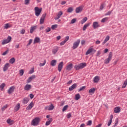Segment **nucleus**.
<instances>
[{
	"label": "nucleus",
	"instance_id": "nucleus-1",
	"mask_svg": "<svg viewBox=\"0 0 127 127\" xmlns=\"http://www.w3.org/2000/svg\"><path fill=\"white\" fill-rule=\"evenodd\" d=\"M87 66V64L85 63H81L78 65H75L74 66V68L75 70H80V69H83V68H85Z\"/></svg>",
	"mask_w": 127,
	"mask_h": 127
},
{
	"label": "nucleus",
	"instance_id": "nucleus-2",
	"mask_svg": "<svg viewBox=\"0 0 127 127\" xmlns=\"http://www.w3.org/2000/svg\"><path fill=\"white\" fill-rule=\"evenodd\" d=\"M39 122H40V119L38 117H36L31 122V126H33L34 127H36L38 126V124H39Z\"/></svg>",
	"mask_w": 127,
	"mask_h": 127
},
{
	"label": "nucleus",
	"instance_id": "nucleus-3",
	"mask_svg": "<svg viewBox=\"0 0 127 127\" xmlns=\"http://www.w3.org/2000/svg\"><path fill=\"white\" fill-rule=\"evenodd\" d=\"M34 10H35V14L36 16H39L40 15V14L41 13V11H42V8L38 7L37 6L35 7L34 8Z\"/></svg>",
	"mask_w": 127,
	"mask_h": 127
},
{
	"label": "nucleus",
	"instance_id": "nucleus-4",
	"mask_svg": "<svg viewBox=\"0 0 127 127\" xmlns=\"http://www.w3.org/2000/svg\"><path fill=\"white\" fill-rule=\"evenodd\" d=\"M112 58H113V54L112 52H110L109 55L108 56V58L104 60V64H109V63H110V61L112 60Z\"/></svg>",
	"mask_w": 127,
	"mask_h": 127
},
{
	"label": "nucleus",
	"instance_id": "nucleus-5",
	"mask_svg": "<svg viewBox=\"0 0 127 127\" xmlns=\"http://www.w3.org/2000/svg\"><path fill=\"white\" fill-rule=\"evenodd\" d=\"M90 53H92V54H95V53H96V50L93 48H90L89 49H88L86 52L85 55H89V54H90Z\"/></svg>",
	"mask_w": 127,
	"mask_h": 127
},
{
	"label": "nucleus",
	"instance_id": "nucleus-6",
	"mask_svg": "<svg viewBox=\"0 0 127 127\" xmlns=\"http://www.w3.org/2000/svg\"><path fill=\"white\" fill-rule=\"evenodd\" d=\"M80 39H78L76 41H75L73 44L72 49L73 50H75L76 48H78V46H79V44H80Z\"/></svg>",
	"mask_w": 127,
	"mask_h": 127
},
{
	"label": "nucleus",
	"instance_id": "nucleus-7",
	"mask_svg": "<svg viewBox=\"0 0 127 127\" xmlns=\"http://www.w3.org/2000/svg\"><path fill=\"white\" fill-rule=\"evenodd\" d=\"M11 41V37L10 36H8L6 39L3 40L2 42V45H4L5 44H7L9 42Z\"/></svg>",
	"mask_w": 127,
	"mask_h": 127
},
{
	"label": "nucleus",
	"instance_id": "nucleus-8",
	"mask_svg": "<svg viewBox=\"0 0 127 127\" xmlns=\"http://www.w3.org/2000/svg\"><path fill=\"white\" fill-rule=\"evenodd\" d=\"M83 8H84V5H81L76 7L75 8L76 13H80V12H82V11H83Z\"/></svg>",
	"mask_w": 127,
	"mask_h": 127
},
{
	"label": "nucleus",
	"instance_id": "nucleus-9",
	"mask_svg": "<svg viewBox=\"0 0 127 127\" xmlns=\"http://www.w3.org/2000/svg\"><path fill=\"white\" fill-rule=\"evenodd\" d=\"M54 109V105L53 104H51L50 105L48 106H46L45 108V111H52Z\"/></svg>",
	"mask_w": 127,
	"mask_h": 127
},
{
	"label": "nucleus",
	"instance_id": "nucleus-10",
	"mask_svg": "<svg viewBox=\"0 0 127 127\" xmlns=\"http://www.w3.org/2000/svg\"><path fill=\"white\" fill-rule=\"evenodd\" d=\"M45 17H46V13H44L42 15V16L40 19V23L41 24H43V23H44V20L45 19Z\"/></svg>",
	"mask_w": 127,
	"mask_h": 127
},
{
	"label": "nucleus",
	"instance_id": "nucleus-11",
	"mask_svg": "<svg viewBox=\"0 0 127 127\" xmlns=\"http://www.w3.org/2000/svg\"><path fill=\"white\" fill-rule=\"evenodd\" d=\"M92 26L94 28V29H96V28H98V27H100V24H99V22L95 21L93 23Z\"/></svg>",
	"mask_w": 127,
	"mask_h": 127
},
{
	"label": "nucleus",
	"instance_id": "nucleus-12",
	"mask_svg": "<svg viewBox=\"0 0 127 127\" xmlns=\"http://www.w3.org/2000/svg\"><path fill=\"white\" fill-rule=\"evenodd\" d=\"M15 89V87L14 86H11L9 89L7 91L8 94H12V93H13L14 92V89Z\"/></svg>",
	"mask_w": 127,
	"mask_h": 127
},
{
	"label": "nucleus",
	"instance_id": "nucleus-13",
	"mask_svg": "<svg viewBox=\"0 0 127 127\" xmlns=\"http://www.w3.org/2000/svg\"><path fill=\"white\" fill-rule=\"evenodd\" d=\"M36 77V76H35V75H33L29 77L27 81V83L28 84L29 83H30V82H31L33 79H35V78Z\"/></svg>",
	"mask_w": 127,
	"mask_h": 127
},
{
	"label": "nucleus",
	"instance_id": "nucleus-14",
	"mask_svg": "<svg viewBox=\"0 0 127 127\" xmlns=\"http://www.w3.org/2000/svg\"><path fill=\"white\" fill-rule=\"evenodd\" d=\"M8 68H9V64L6 63L3 67V72H5V71H7V70L8 69Z\"/></svg>",
	"mask_w": 127,
	"mask_h": 127
},
{
	"label": "nucleus",
	"instance_id": "nucleus-15",
	"mask_svg": "<svg viewBox=\"0 0 127 127\" xmlns=\"http://www.w3.org/2000/svg\"><path fill=\"white\" fill-rule=\"evenodd\" d=\"M63 62H61L58 65V71L61 72V70L63 68Z\"/></svg>",
	"mask_w": 127,
	"mask_h": 127
},
{
	"label": "nucleus",
	"instance_id": "nucleus-16",
	"mask_svg": "<svg viewBox=\"0 0 127 127\" xmlns=\"http://www.w3.org/2000/svg\"><path fill=\"white\" fill-rule=\"evenodd\" d=\"M76 88H77V84L74 83L70 87H69L68 90L69 91H73V90H74V89H76Z\"/></svg>",
	"mask_w": 127,
	"mask_h": 127
},
{
	"label": "nucleus",
	"instance_id": "nucleus-17",
	"mask_svg": "<svg viewBox=\"0 0 127 127\" xmlns=\"http://www.w3.org/2000/svg\"><path fill=\"white\" fill-rule=\"evenodd\" d=\"M62 14H63V12H62V11H59L58 15L55 18V19L56 20L59 19V18L61 17V15H62Z\"/></svg>",
	"mask_w": 127,
	"mask_h": 127
},
{
	"label": "nucleus",
	"instance_id": "nucleus-18",
	"mask_svg": "<svg viewBox=\"0 0 127 127\" xmlns=\"http://www.w3.org/2000/svg\"><path fill=\"white\" fill-rule=\"evenodd\" d=\"M6 123L9 126H12V125L14 124V121L13 120H12L11 119H8V120H7Z\"/></svg>",
	"mask_w": 127,
	"mask_h": 127
},
{
	"label": "nucleus",
	"instance_id": "nucleus-19",
	"mask_svg": "<svg viewBox=\"0 0 127 127\" xmlns=\"http://www.w3.org/2000/svg\"><path fill=\"white\" fill-rule=\"evenodd\" d=\"M34 105L33 104V102H31L30 104L28 105V106L26 108V110H31L32 108H33V106Z\"/></svg>",
	"mask_w": 127,
	"mask_h": 127
},
{
	"label": "nucleus",
	"instance_id": "nucleus-20",
	"mask_svg": "<svg viewBox=\"0 0 127 127\" xmlns=\"http://www.w3.org/2000/svg\"><path fill=\"white\" fill-rule=\"evenodd\" d=\"M114 113H116V114L121 113V108L120 107H115L114 108Z\"/></svg>",
	"mask_w": 127,
	"mask_h": 127
},
{
	"label": "nucleus",
	"instance_id": "nucleus-21",
	"mask_svg": "<svg viewBox=\"0 0 127 127\" xmlns=\"http://www.w3.org/2000/svg\"><path fill=\"white\" fill-rule=\"evenodd\" d=\"M37 28V26H32L30 29V33H33V31Z\"/></svg>",
	"mask_w": 127,
	"mask_h": 127
},
{
	"label": "nucleus",
	"instance_id": "nucleus-22",
	"mask_svg": "<svg viewBox=\"0 0 127 127\" xmlns=\"http://www.w3.org/2000/svg\"><path fill=\"white\" fill-rule=\"evenodd\" d=\"M31 89V85L30 84H26L24 87L25 91H29Z\"/></svg>",
	"mask_w": 127,
	"mask_h": 127
},
{
	"label": "nucleus",
	"instance_id": "nucleus-23",
	"mask_svg": "<svg viewBox=\"0 0 127 127\" xmlns=\"http://www.w3.org/2000/svg\"><path fill=\"white\" fill-rule=\"evenodd\" d=\"M110 40V36H107L105 38L104 42L102 43V45H105L108 41Z\"/></svg>",
	"mask_w": 127,
	"mask_h": 127
},
{
	"label": "nucleus",
	"instance_id": "nucleus-24",
	"mask_svg": "<svg viewBox=\"0 0 127 127\" xmlns=\"http://www.w3.org/2000/svg\"><path fill=\"white\" fill-rule=\"evenodd\" d=\"M100 81V76H96L93 78V82L94 83H98Z\"/></svg>",
	"mask_w": 127,
	"mask_h": 127
},
{
	"label": "nucleus",
	"instance_id": "nucleus-25",
	"mask_svg": "<svg viewBox=\"0 0 127 127\" xmlns=\"http://www.w3.org/2000/svg\"><path fill=\"white\" fill-rule=\"evenodd\" d=\"M28 102H29V98L28 97H25L23 100V104L24 105H26Z\"/></svg>",
	"mask_w": 127,
	"mask_h": 127
},
{
	"label": "nucleus",
	"instance_id": "nucleus-26",
	"mask_svg": "<svg viewBox=\"0 0 127 127\" xmlns=\"http://www.w3.org/2000/svg\"><path fill=\"white\" fill-rule=\"evenodd\" d=\"M57 63V61L56 60H52L51 62V66L54 67Z\"/></svg>",
	"mask_w": 127,
	"mask_h": 127
},
{
	"label": "nucleus",
	"instance_id": "nucleus-27",
	"mask_svg": "<svg viewBox=\"0 0 127 127\" xmlns=\"http://www.w3.org/2000/svg\"><path fill=\"white\" fill-rule=\"evenodd\" d=\"M113 115H111L110 116V120L109 121L107 124L108 127H110V126L112 125V122H113Z\"/></svg>",
	"mask_w": 127,
	"mask_h": 127
},
{
	"label": "nucleus",
	"instance_id": "nucleus-28",
	"mask_svg": "<svg viewBox=\"0 0 127 127\" xmlns=\"http://www.w3.org/2000/svg\"><path fill=\"white\" fill-rule=\"evenodd\" d=\"M39 42H40V38L38 37L35 38L33 42L34 44H35V43H39Z\"/></svg>",
	"mask_w": 127,
	"mask_h": 127
},
{
	"label": "nucleus",
	"instance_id": "nucleus-29",
	"mask_svg": "<svg viewBox=\"0 0 127 127\" xmlns=\"http://www.w3.org/2000/svg\"><path fill=\"white\" fill-rule=\"evenodd\" d=\"M58 50H59V48L58 47H56V48L52 50L53 54L55 55V54H56V53L58 52Z\"/></svg>",
	"mask_w": 127,
	"mask_h": 127
},
{
	"label": "nucleus",
	"instance_id": "nucleus-30",
	"mask_svg": "<svg viewBox=\"0 0 127 127\" xmlns=\"http://www.w3.org/2000/svg\"><path fill=\"white\" fill-rule=\"evenodd\" d=\"M72 68H73V64H70L66 66V70L68 71H70V70H72Z\"/></svg>",
	"mask_w": 127,
	"mask_h": 127
},
{
	"label": "nucleus",
	"instance_id": "nucleus-31",
	"mask_svg": "<svg viewBox=\"0 0 127 127\" xmlns=\"http://www.w3.org/2000/svg\"><path fill=\"white\" fill-rule=\"evenodd\" d=\"M20 108V104L19 103H18L17 105H16V106L14 108V110L16 112H17V111H18V110H19Z\"/></svg>",
	"mask_w": 127,
	"mask_h": 127
},
{
	"label": "nucleus",
	"instance_id": "nucleus-32",
	"mask_svg": "<svg viewBox=\"0 0 127 127\" xmlns=\"http://www.w3.org/2000/svg\"><path fill=\"white\" fill-rule=\"evenodd\" d=\"M52 122V118H49L48 121L46 122L45 126H49Z\"/></svg>",
	"mask_w": 127,
	"mask_h": 127
},
{
	"label": "nucleus",
	"instance_id": "nucleus-33",
	"mask_svg": "<svg viewBox=\"0 0 127 127\" xmlns=\"http://www.w3.org/2000/svg\"><path fill=\"white\" fill-rule=\"evenodd\" d=\"M95 91H96V89H95L94 88H91L89 90V94H94L95 93Z\"/></svg>",
	"mask_w": 127,
	"mask_h": 127
},
{
	"label": "nucleus",
	"instance_id": "nucleus-34",
	"mask_svg": "<svg viewBox=\"0 0 127 127\" xmlns=\"http://www.w3.org/2000/svg\"><path fill=\"white\" fill-rule=\"evenodd\" d=\"M90 26V23H87V24H85L84 26H83V30L84 31H85V30H86V29H87V27H88V26Z\"/></svg>",
	"mask_w": 127,
	"mask_h": 127
},
{
	"label": "nucleus",
	"instance_id": "nucleus-35",
	"mask_svg": "<svg viewBox=\"0 0 127 127\" xmlns=\"http://www.w3.org/2000/svg\"><path fill=\"white\" fill-rule=\"evenodd\" d=\"M87 20H88V18H87L86 17L83 18L82 19V20L81 21V24H83L85 23V22H86V21H87Z\"/></svg>",
	"mask_w": 127,
	"mask_h": 127
},
{
	"label": "nucleus",
	"instance_id": "nucleus-36",
	"mask_svg": "<svg viewBox=\"0 0 127 127\" xmlns=\"http://www.w3.org/2000/svg\"><path fill=\"white\" fill-rule=\"evenodd\" d=\"M9 63H10L11 64H13V63H14V62H15V59H14V58H11L9 61Z\"/></svg>",
	"mask_w": 127,
	"mask_h": 127
},
{
	"label": "nucleus",
	"instance_id": "nucleus-37",
	"mask_svg": "<svg viewBox=\"0 0 127 127\" xmlns=\"http://www.w3.org/2000/svg\"><path fill=\"white\" fill-rule=\"evenodd\" d=\"M5 87V83H2L0 85V89L1 91H2L3 90V88Z\"/></svg>",
	"mask_w": 127,
	"mask_h": 127
},
{
	"label": "nucleus",
	"instance_id": "nucleus-38",
	"mask_svg": "<svg viewBox=\"0 0 127 127\" xmlns=\"http://www.w3.org/2000/svg\"><path fill=\"white\" fill-rule=\"evenodd\" d=\"M73 11V7H70L68 8L67 10V12H69V13H71Z\"/></svg>",
	"mask_w": 127,
	"mask_h": 127
},
{
	"label": "nucleus",
	"instance_id": "nucleus-39",
	"mask_svg": "<svg viewBox=\"0 0 127 127\" xmlns=\"http://www.w3.org/2000/svg\"><path fill=\"white\" fill-rule=\"evenodd\" d=\"M79 99H80V94L78 93L75 95V100H76L77 101H78V100H79Z\"/></svg>",
	"mask_w": 127,
	"mask_h": 127
},
{
	"label": "nucleus",
	"instance_id": "nucleus-40",
	"mask_svg": "<svg viewBox=\"0 0 127 127\" xmlns=\"http://www.w3.org/2000/svg\"><path fill=\"white\" fill-rule=\"evenodd\" d=\"M20 76H23V74H24V70L23 69H21L19 70Z\"/></svg>",
	"mask_w": 127,
	"mask_h": 127
},
{
	"label": "nucleus",
	"instance_id": "nucleus-41",
	"mask_svg": "<svg viewBox=\"0 0 127 127\" xmlns=\"http://www.w3.org/2000/svg\"><path fill=\"white\" fill-rule=\"evenodd\" d=\"M45 64H46V60H45L44 61V63H40V67H43V66H44L45 65Z\"/></svg>",
	"mask_w": 127,
	"mask_h": 127
},
{
	"label": "nucleus",
	"instance_id": "nucleus-42",
	"mask_svg": "<svg viewBox=\"0 0 127 127\" xmlns=\"http://www.w3.org/2000/svg\"><path fill=\"white\" fill-rule=\"evenodd\" d=\"M108 19H109V18L108 17L104 18L101 20V22H106V21H107Z\"/></svg>",
	"mask_w": 127,
	"mask_h": 127
},
{
	"label": "nucleus",
	"instance_id": "nucleus-43",
	"mask_svg": "<svg viewBox=\"0 0 127 127\" xmlns=\"http://www.w3.org/2000/svg\"><path fill=\"white\" fill-rule=\"evenodd\" d=\"M10 27V26H9V24H8V23L5 24L4 26V28L5 29H7V28H9Z\"/></svg>",
	"mask_w": 127,
	"mask_h": 127
},
{
	"label": "nucleus",
	"instance_id": "nucleus-44",
	"mask_svg": "<svg viewBox=\"0 0 127 127\" xmlns=\"http://www.w3.org/2000/svg\"><path fill=\"white\" fill-rule=\"evenodd\" d=\"M86 89V86H82L78 90V92H81V91H83V90H85Z\"/></svg>",
	"mask_w": 127,
	"mask_h": 127
},
{
	"label": "nucleus",
	"instance_id": "nucleus-45",
	"mask_svg": "<svg viewBox=\"0 0 127 127\" xmlns=\"http://www.w3.org/2000/svg\"><path fill=\"white\" fill-rule=\"evenodd\" d=\"M6 109H7V105H4V106H3L1 108V110H2V112H4V111Z\"/></svg>",
	"mask_w": 127,
	"mask_h": 127
},
{
	"label": "nucleus",
	"instance_id": "nucleus-46",
	"mask_svg": "<svg viewBox=\"0 0 127 127\" xmlns=\"http://www.w3.org/2000/svg\"><path fill=\"white\" fill-rule=\"evenodd\" d=\"M51 30V28L50 27H48L47 29H45L46 33H48Z\"/></svg>",
	"mask_w": 127,
	"mask_h": 127
},
{
	"label": "nucleus",
	"instance_id": "nucleus-47",
	"mask_svg": "<svg viewBox=\"0 0 127 127\" xmlns=\"http://www.w3.org/2000/svg\"><path fill=\"white\" fill-rule=\"evenodd\" d=\"M57 24H55V25H52L51 28L52 29H53V30H54V29H55V28H57Z\"/></svg>",
	"mask_w": 127,
	"mask_h": 127
},
{
	"label": "nucleus",
	"instance_id": "nucleus-48",
	"mask_svg": "<svg viewBox=\"0 0 127 127\" xmlns=\"http://www.w3.org/2000/svg\"><path fill=\"white\" fill-rule=\"evenodd\" d=\"M32 41H33V40L32 39H30L29 40V43L27 44V47L29 46V45H30V44H31L32 43Z\"/></svg>",
	"mask_w": 127,
	"mask_h": 127
},
{
	"label": "nucleus",
	"instance_id": "nucleus-49",
	"mask_svg": "<svg viewBox=\"0 0 127 127\" xmlns=\"http://www.w3.org/2000/svg\"><path fill=\"white\" fill-rule=\"evenodd\" d=\"M87 126H92V120L88 121L86 123Z\"/></svg>",
	"mask_w": 127,
	"mask_h": 127
},
{
	"label": "nucleus",
	"instance_id": "nucleus-50",
	"mask_svg": "<svg viewBox=\"0 0 127 127\" xmlns=\"http://www.w3.org/2000/svg\"><path fill=\"white\" fill-rule=\"evenodd\" d=\"M8 51H9V50H7L6 51H5L2 54V55L3 56H5V55L8 53Z\"/></svg>",
	"mask_w": 127,
	"mask_h": 127
},
{
	"label": "nucleus",
	"instance_id": "nucleus-51",
	"mask_svg": "<svg viewBox=\"0 0 127 127\" xmlns=\"http://www.w3.org/2000/svg\"><path fill=\"white\" fill-rule=\"evenodd\" d=\"M76 20H77V19H76V18H73V19H72L71 20L70 23H71V24H73V23H75V22H76Z\"/></svg>",
	"mask_w": 127,
	"mask_h": 127
},
{
	"label": "nucleus",
	"instance_id": "nucleus-52",
	"mask_svg": "<svg viewBox=\"0 0 127 127\" xmlns=\"http://www.w3.org/2000/svg\"><path fill=\"white\" fill-rule=\"evenodd\" d=\"M68 108V105H65L63 109V112H65V111H66V110H67V109Z\"/></svg>",
	"mask_w": 127,
	"mask_h": 127
},
{
	"label": "nucleus",
	"instance_id": "nucleus-53",
	"mask_svg": "<svg viewBox=\"0 0 127 127\" xmlns=\"http://www.w3.org/2000/svg\"><path fill=\"white\" fill-rule=\"evenodd\" d=\"M112 12L113 10L112 11H109L107 13L105 14V15L106 16H107V15H111V14L112 13Z\"/></svg>",
	"mask_w": 127,
	"mask_h": 127
},
{
	"label": "nucleus",
	"instance_id": "nucleus-54",
	"mask_svg": "<svg viewBox=\"0 0 127 127\" xmlns=\"http://www.w3.org/2000/svg\"><path fill=\"white\" fill-rule=\"evenodd\" d=\"M104 7H105V4H102L100 8V10H103V9H104Z\"/></svg>",
	"mask_w": 127,
	"mask_h": 127
},
{
	"label": "nucleus",
	"instance_id": "nucleus-55",
	"mask_svg": "<svg viewBox=\"0 0 127 127\" xmlns=\"http://www.w3.org/2000/svg\"><path fill=\"white\" fill-rule=\"evenodd\" d=\"M68 40H69V36H67L65 37L64 41L66 42V41H68Z\"/></svg>",
	"mask_w": 127,
	"mask_h": 127
},
{
	"label": "nucleus",
	"instance_id": "nucleus-56",
	"mask_svg": "<svg viewBox=\"0 0 127 127\" xmlns=\"http://www.w3.org/2000/svg\"><path fill=\"white\" fill-rule=\"evenodd\" d=\"M71 116H72V115L71 114V113H68L67 114V118L68 119H70V118H71Z\"/></svg>",
	"mask_w": 127,
	"mask_h": 127
},
{
	"label": "nucleus",
	"instance_id": "nucleus-57",
	"mask_svg": "<svg viewBox=\"0 0 127 127\" xmlns=\"http://www.w3.org/2000/svg\"><path fill=\"white\" fill-rule=\"evenodd\" d=\"M34 72V68H33V69H31L29 71V74H32Z\"/></svg>",
	"mask_w": 127,
	"mask_h": 127
},
{
	"label": "nucleus",
	"instance_id": "nucleus-58",
	"mask_svg": "<svg viewBox=\"0 0 127 127\" xmlns=\"http://www.w3.org/2000/svg\"><path fill=\"white\" fill-rule=\"evenodd\" d=\"M65 43H66V42H65V41H64L61 42L60 43V45H61V46H62L64 45V44H65Z\"/></svg>",
	"mask_w": 127,
	"mask_h": 127
},
{
	"label": "nucleus",
	"instance_id": "nucleus-59",
	"mask_svg": "<svg viewBox=\"0 0 127 127\" xmlns=\"http://www.w3.org/2000/svg\"><path fill=\"white\" fill-rule=\"evenodd\" d=\"M24 33H25V30L23 29L21 30V34H24Z\"/></svg>",
	"mask_w": 127,
	"mask_h": 127
},
{
	"label": "nucleus",
	"instance_id": "nucleus-60",
	"mask_svg": "<svg viewBox=\"0 0 127 127\" xmlns=\"http://www.w3.org/2000/svg\"><path fill=\"white\" fill-rule=\"evenodd\" d=\"M30 99H33V98H34V95H33V94L32 93H31L30 94Z\"/></svg>",
	"mask_w": 127,
	"mask_h": 127
},
{
	"label": "nucleus",
	"instance_id": "nucleus-61",
	"mask_svg": "<svg viewBox=\"0 0 127 127\" xmlns=\"http://www.w3.org/2000/svg\"><path fill=\"white\" fill-rule=\"evenodd\" d=\"M101 54V51H98L97 53L96 56L98 57L100 56V55Z\"/></svg>",
	"mask_w": 127,
	"mask_h": 127
},
{
	"label": "nucleus",
	"instance_id": "nucleus-62",
	"mask_svg": "<svg viewBox=\"0 0 127 127\" xmlns=\"http://www.w3.org/2000/svg\"><path fill=\"white\" fill-rule=\"evenodd\" d=\"M29 3V0H25V4H28Z\"/></svg>",
	"mask_w": 127,
	"mask_h": 127
},
{
	"label": "nucleus",
	"instance_id": "nucleus-63",
	"mask_svg": "<svg viewBox=\"0 0 127 127\" xmlns=\"http://www.w3.org/2000/svg\"><path fill=\"white\" fill-rule=\"evenodd\" d=\"M15 48H16V49H18V48H19V44H17V45H16L15 46Z\"/></svg>",
	"mask_w": 127,
	"mask_h": 127
},
{
	"label": "nucleus",
	"instance_id": "nucleus-64",
	"mask_svg": "<svg viewBox=\"0 0 127 127\" xmlns=\"http://www.w3.org/2000/svg\"><path fill=\"white\" fill-rule=\"evenodd\" d=\"M86 41H85V40H82L81 42V45H84V44H85Z\"/></svg>",
	"mask_w": 127,
	"mask_h": 127
}]
</instances>
